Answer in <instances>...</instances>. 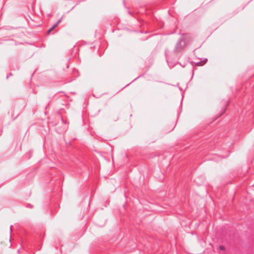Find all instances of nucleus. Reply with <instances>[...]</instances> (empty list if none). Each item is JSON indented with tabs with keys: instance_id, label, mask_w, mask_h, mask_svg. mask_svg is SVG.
Here are the masks:
<instances>
[{
	"instance_id": "obj_1",
	"label": "nucleus",
	"mask_w": 254,
	"mask_h": 254,
	"mask_svg": "<svg viewBox=\"0 0 254 254\" xmlns=\"http://www.w3.org/2000/svg\"><path fill=\"white\" fill-rule=\"evenodd\" d=\"M58 23H56L52 27H51L47 32V34H49L51 31H52L57 26Z\"/></svg>"
},
{
	"instance_id": "obj_2",
	"label": "nucleus",
	"mask_w": 254,
	"mask_h": 254,
	"mask_svg": "<svg viewBox=\"0 0 254 254\" xmlns=\"http://www.w3.org/2000/svg\"><path fill=\"white\" fill-rule=\"evenodd\" d=\"M220 249L221 250H223L224 249V247L223 246H220Z\"/></svg>"
},
{
	"instance_id": "obj_3",
	"label": "nucleus",
	"mask_w": 254,
	"mask_h": 254,
	"mask_svg": "<svg viewBox=\"0 0 254 254\" xmlns=\"http://www.w3.org/2000/svg\"><path fill=\"white\" fill-rule=\"evenodd\" d=\"M61 19H60L57 23H58V24L61 22Z\"/></svg>"
}]
</instances>
